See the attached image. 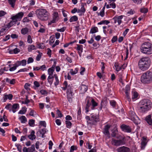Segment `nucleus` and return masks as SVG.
I'll return each mask as SVG.
<instances>
[{
  "mask_svg": "<svg viewBox=\"0 0 152 152\" xmlns=\"http://www.w3.org/2000/svg\"><path fill=\"white\" fill-rule=\"evenodd\" d=\"M98 105H86L85 108L86 112L87 113L89 110H94L95 107Z\"/></svg>",
  "mask_w": 152,
  "mask_h": 152,
  "instance_id": "20",
  "label": "nucleus"
},
{
  "mask_svg": "<svg viewBox=\"0 0 152 152\" xmlns=\"http://www.w3.org/2000/svg\"><path fill=\"white\" fill-rule=\"evenodd\" d=\"M110 23V22L108 20H102L98 23V25H101L102 24H106L107 25Z\"/></svg>",
  "mask_w": 152,
  "mask_h": 152,
  "instance_id": "39",
  "label": "nucleus"
},
{
  "mask_svg": "<svg viewBox=\"0 0 152 152\" xmlns=\"http://www.w3.org/2000/svg\"><path fill=\"white\" fill-rule=\"evenodd\" d=\"M38 18L41 20H46L48 18V12L45 9H40L37 12Z\"/></svg>",
  "mask_w": 152,
  "mask_h": 152,
  "instance_id": "4",
  "label": "nucleus"
},
{
  "mask_svg": "<svg viewBox=\"0 0 152 152\" xmlns=\"http://www.w3.org/2000/svg\"><path fill=\"white\" fill-rule=\"evenodd\" d=\"M54 69H52L51 68H49L48 70V73L49 75H53Z\"/></svg>",
  "mask_w": 152,
  "mask_h": 152,
  "instance_id": "47",
  "label": "nucleus"
},
{
  "mask_svg": "<svg viewBox=\"0 0 152 152\" xmlns=\"http://www.w3.org/2000/svg\"><path fill=\"white\" fill-rule=\"evenodd\" d=\"M98 31V28L96 27H93L91 28L90 32V33L94 34Z\"/></svg>",
  "mask_w": 152,
  "mask_h": 152,
  "instance_id": "31",
  "label": "nucleus"
},
{
  "mask_svg": "<svg viewBox=\"0 0 152 152\" xmlns=\"http://www.w3.org/2000/svg\"><path fill=\"white\" fill-rule=\"evenodd\" d=\"M16 0H8L9 4L11 5L12 7H14L15 5V2Z\"/></svg>",
  "mask_w": 152,
  "mask_h": 152,
  "instance_id": "33",
  "label": "nucleus"
},
{
  "mask_svg": "<svg viewBox=\"0 0 152 152\" xmlns=\"http://www.w3.org/2000/svg\"><path fill=\"white\" fill-rule=\"evenodd\" d=\"M37 46L38 48L41 49H43L44 48V45L43 43L38 44Z\"/></svg>",
  "mask_w": 152,
  "mask_h": 152,
  "instance_id": "49",
  "label": "nucleus"
},
{
  "mask_svg": "<svg viewBox=\"0 0 152 152\" xmlns=\"http://www.w3.org/2000/svg\"><path fill=\"white\" fill-rule=\"evenodd\" d=\"M23 15V13L22 12H20L17 14L15 15L12 16L10 19L12 20H17V22L18 20L20 21L21 20Z\"/></svg>",
  "mask_w": 152,
  "mask_h": 152,
  "instance_id": "8",
  "label": "nucleus"
},
{
  "mask_svg": "<svg viewBox=\"0 0 152 152\" xmlns=\"http://www.w3.org/2000/svg\"><path fill=\"white\" fill-rule=\"evenodd\" d=\"M117 151L118 152H129L130 149L127 147L123 146L118 148Z\"/></svg>",
  "mask_w": 152,
  "mask_h": 152,
  "instance_id": "15",
  "label": "nucleus"
},
{
  "mask_svg": "<svg viewBox=\"0 0 152 152\" xmlns=\"http://www.w3.org/2000/svg\"><path fill=\"white\" fill-rule=\"evenodd\" d=\"M32 40L31 38V36L28 35V36L27 42L29 43H31L32 42Z\"/></svg>",
  "mask_w": 152,
  "mask_h": 152,
  "instance_id": "52",
  "label": "nucleus"
},
{
  "mask_svg": "<svg viewBox=\"0 0 152 152\" xmlns=\"http://www.w3.org/2000/svg\"><path fill=\"white\" fill-rule=\"evenodd\" d=\"M118 133V131L117 130H115L113 131L112 132L111 134V136L113 137H116V136L117 135Z\"/></svg>",
  "mask_w": 152,
  "mask_h": 152,
  "instance_id": "41",
  "label": "nucleus"
},
{
  "mask_svg": "<svg viewBox=\"0 0 152 152\" xmlns=\"http://www.w3.org/2000/svg\"><path fill=\"white\" fill-rule=\"evenodd\" d=\"M140 12L142 13H145L148 11V9L147 8H143L140 9Z\"/></svg>",
  "mask_w": 152,
  "mask_h": 152,
  "instance_id": "45",
  "label": "nucleus"
},
{
  "mask_svg": "<svg viewBox=\"0 0 152 152\" xmlns=\"http://www.w3.org/2000/svg\"><path fill=\"white\" fill-rule=\"evenodd\" d=\"M34 84L35 86L37 88H38L40 86L39 83L37 81H34Z\"/></svg>",
  "mask_w": 152,
  "mask_h": 152,
  "instance_id": "59",
  "label": "nucleus"
},
{
  "mask_svg": "<svg viewBox=\"0 0 152 152\" xmlns=\"http://www.w3.org/2000/svg\"><path fill=\"white\" fill-rule=\"evenodd\" d=\"M145 120L149 125L152 126V119L151 115H149L145 117Z\"/></svg>",
  "mask_w": 152,
  "mask_h": 152,
  "instance_id": "22",
  "label": "nucleus"
},
{
  "mask_svg": "<svg viewBox=\"0 0 152 152\" xmlns=\"http://www.w3.org/2000/svg\"><path fill=\"white\" fill-rule=\"evenodd\" d=\"M109 102L110 104H116V102L114 100H109L107 99L106 97L103 98L102 100L101 104H107Z\"/></svg>",
  "mask_w": 152,
  "mask_h": 152,
  "instance_id": "10",
  "label": "nucleus"
},
{
  "mask_svg": "<svg viewBox=\"0 0 152 152\" xmlns=\"http://www.w3.org/2000/svg\"><path fill=\"white\" fill-rule=\"evenodd\" d=\"M27 108L25 107H23L22 108V109L18 112L19 114H25L26 112Z\"/></svg>",
  "mask_w": 152,
  "mask_h": 152,
  "instance_id": "32",
  "label": "nucleus"
},
{
  "mask_svg": "<svg viewBox=\"0 0 152 152\" xmlns=\"http://www.w3.org/2000/svg\"><path fill=\"white\" fill-rule=\"evenodd\" d=\"M129 116L131 119L136 124H138L140 121L138 117L135 113L132 110L130 111L129 113Z\"/></svg>",
  "mask_w": 152,
  "mask_h": 152,
  "instance_id": "6",
  "label": "nucleus"
},
{
  "mask_svg": "<svg viewBox=\"0 0 152 152\" xmlns=\"http://www.w3.org/2000/svg\"><path fill=\"white\" fill-rule=\"evenodd\" d=\"M47 50V54L50 57H51V50L49 48H48Z\"/></svg>",
  "mask_w": 152,
  "mask_h": 152,
  "instance_id": "62",
  "label": "nucleus"
},
{
  "mask_svg": "<svg viewBox=\"0 0 152 152\" xmlns=\"http://www.w3.org/2000/svg\"><path fill=\"white\" fill-rule=\"evenodd\" d=\"M8 29V28L7 27V26L6 25L4 26L3 27V28H2L0 30V36H2L5 33V30H7Z\"/></svg>",
  "mask_w": 152,
  "mask_h": 152,
  "instance_id": "28",
  "label": "nucleus"
},
{
  "mask_svg": "<svg viewBox=\"0 0 152 152\" xmlns=\"http://www.w3.org/2000/svg\"><path fill=\"white\" fill-rule=\"evenodd\" d=\"M10 35H8L6 36L5 38L3 39V41H5L9 39L10 38Z\"/></svg>",
  "mask_w": 152,
  "mask_h": 152,
  "instance_id": "61",
  "label": "nucleus"
},
{
  "mask_svg": "<svg viewBox=\"0 0 152 152\" xmlns=\"http://www.w3.org/2000/svg\"><path fill=\"white\" fill-rule=\"evenodd\" d=\"M57 114L58 115V116L59 117L61 118L63 116V115L61 113L60 110L58 109L57 111Z\"/></svg>",
  "mask_w": 152,
  "mask_h": 152,
  "instance_id": "53",
  "label": "nucleus"
},
{
  "mask_svg": "<svg viewBox=\"0 0 152 152\" xmlns=\"http://www.w3.org/2000/svg\"><path fill=\"white\" fill-rule=\"evenodd\" d=\"M20 51V50L17 48H16L12 50H10L9 51V53L10 54H17Z\"/></svg>",
  "mask_w": 152,
  "mask_h": 152,
  "instance_id": "29",
  "label": "nucleus"
},
{
  "mask_svg": "<svg viewBox=\"0 0 152 152\" xmlns=\"http://www.w3.org/2000/svg\"><path fill=\"white\" fill-rule=\"evenodd\" d=\"M28 31V28H22L21 30V33L23 34H27Z\"/></svg>",
  "mask_w": 152,
  "mask_h": 152,
  "instance_id": "37",
  "label": "nucleus"
},
{
  "mask_svg": "<svg viewBox=\"0 0 152 152\" xmlns=\"http://www.w3.org/2000/svg\"><path fill=\"white\" fill-rule=\"evenodd\" d=\"M67 98H72L74 94L72 92V90H69L67 91Z\"/></svg>",
  "mask_w": 152,
  "mask_h": 152,
  "instance_id": "35",
  "label": "nucleus"
},
{
  "mask_svg": "<svg viewBox=\"0 0 152 152\" xmlns=\"http://www.w3.org/2000/svg\"><path fill=\"white\" fill-rule=\"evenodd\" d=\"M28 97L27 96H26V99L24 101H22V104H28L30 102L29 100L28 99Z\"/></svg>",
  "mask_w": 152,
  "mask_h": 152,
  "instance_id": "50",
  "label": "nucleus"
},
{
  "mask_svg": "<svg viewBox=\"0 0 152 152\" xmlns=\"http://www.w3.org/2000/svg\"><path fill=\"white\" fill-rule=\"evenodd\" d=\"M77 149V147L76 146L72 145L70 147V152H74V151Z\"/></svg>",
  "mask_w": 152,
  "mask_h": 152,
  "instance_id": "43",
  "label": "nucleus"
},
{
  "mask_svg": "<svg viewBox=\"0 0 152 152\" xmlns=\"http://www.w3.org/2000/svg\"><path fill=\"white\" fill-rule=\"evenodd\" d=\"M125 64L123 65H120L118 63H115V67L116 71L117 72L119 71L122 69H124L125 66H124Z\"/></svg>",
  "mask_w": 152,
  "mask_h": 152,
  "instance_id": "18",
  "label": "nucleus"
},
{
  "mask_svg": "<svg viewBox=\"0 0 152 152\" xmlns=\"http://www.w3.org/2000/svg\"><path fill=\"white\" fill-rule=\"evenodd\" d=\"M111 127V126L107 124L105 125L104 129V131L103 133L105 135H109L110 133L109 132V129Z\"/></svg>",
  "mask_w": 152,
  "mask_h": 152,
  "instance_id": "17",
  "label": "nucleus"
},
{
  "mask_svg": "<svg viewBox=\"0 0 152 152\" xmlns=\"http://www.w3.org/2000/svg\"><path fill=\"white\" fill-rule=\"evenodd\" d=\"M28 50L29 52L31 51L32 50H36L37 49L35 46L33 45H30L28 48Z\"/></svg>",
  "mask_w": 152,
  "mask_h": 152,
  "instance_id": "36",
  "label": "nucleus"
},
{
  "mask_svg": "<svg viewBox=\"0 0 152 152\" xmlns=\"http://www.w3.org/2000/svg\"><path fill=\"white\" fill-rule=\"evenodd\" d=\"M35 150V145L34 144L32 145L31 147L28 148V152H33Z\"/></svg>",
  "mask_w": 152,
  "mask_h": 152,
  "instance_id": "42",
  "label": "nucleus"
},
{
  "mask_svg": "<svg viewBox=\"0 0 152 152\" xmlns=\"http://www.w3.org/2000/svg\"><path fill=\"white\" fill-rule=\"evenodd\" d=\"M96 99H94L91 97H87L85 100L86 104H98Z\"/></svg>",
  "mask_w": 152,
  "mask_h": 152,
  "instance_id": "7",
  "label": "nucleus"
},
{
  "mask_svg": "<svg viewBox=\"0 0 152 152\" xmlns=\"http://www.w3.org/2000/svg\"><path fill=\"white\" fill-rule=\"evenodd\" d=\"M16 146L17 147L18 150L20 152H21L22 146L19 144H15Z\"/></svg>",
  "mask_w": 152,
  "mask_h": 152,
  "instance_id": "48",
  "label": "nucleus"
},
{
  "mask_svg": "<svg viewBox=\"0 0 152 152\" xmlns=\"http://www.w3.org/2000/svg\"><path fill=\"white\" fill-rule=\"evenodd\" d=\"M120 127L122 130L125 132L130 133L132 132L131 129L129 126L123 124Z\"/></svg>",
  "mask_w": 152,
  "mask_h": 152,
  "instance_id": "11",
  "label": "nucleus"
},
{
  "mask_svg": "<svg viewBox=\"0 0 152 152\" xmlns=\"http://www.w3.org/2000/svg\"><path fill=\"white\" fill-rule=\"evenodd\" d=\"M66 28L65 27H64L58 29L56 30L58 31L63 32L65 31Z\"/></svg>",
  "mask_w": 152,
  "mask_h": 152,
  "instance_id": "54",
  "label": "nucleus"
},
{
  "mask_svg": "<svg viewBox=\"0 0 152 152\" xmlns=\"http://www.w3.org/2000/svg\"><path fill=\"white\" fill-rule=\"evenodd\" d=\"M130 91V86L129 85H126L125 89L124 92L126 94V96L129 101L130 100V97L129 95V93Z\"/></svg>",
  "mask_w": 152,
  "mask_h": 152,
  "instance_id": "16",
  "label": "nucleus"
},
{
  "mask_svg": "<svg viewBox=\"0 0 152 152\" xmlns=\"http://www.w3.org/2000/svg\"><path fill=\"white\" fill-rule=\"evenodd\" d=\"M6 14V13L3 10L0 11V17L4 16Z\"/></svg>",
  "mask_w": 152,
  "mask_h": 152,
  "instance_id": "63",
  "label": "nucleus"
},
{
  "mask_svg": "<svg viewBox=\"0 0 152 152\" xmlns=\"http://www.w3.org/2000/svg\"><path fill=\"white\" fill-rule=\"evenodd\" d=\"M39 124L44 127H46V124L45 121H40Z\"/></svg>",
  "mask_w": 152,
  "mask_h": 152,
  "instance_id": "57",
  "label": "nucleus"
},
{
  "mask_svg": "<svg viewBox=\"0 0 152 152\" xmlns=\"http://www.w3.org/2000/svg\"><path fill=\"white\" fill-rule=\"evenodd\" d=\"M19 105H6L5 108L9 110L10 111L12 110H12L13 112L14 113L16 110H15L17 108L19 107Z\"/></svg>",
  "mask_w": 152,
  "mask_h": 152,
  "instance_id": "12",
  "label": "nucleus"
},
{
  "mask_svg": "<svg viewBox=\"0 0 152 152\" xmlns=\"http://www.w3.org/2000/svg\"><path fill=\"white\" fill-rule=\"evenodd\" d=\"M150 61L148 57H145L142 58L138 62L139 69L142 71L147 70L150 66Z\"/></svg>",
  "mask_w": 152,
  "mask_h": 152,
  "instance_id": "1",
  "label": "nucleus"
},
{
  "mask_svg": "<svg viewBox=\"0 0 152 152\" xmlns=\"http://www.w3.org/2000/svg\"><path fill=\"white\" fill-rule=\"evenodd\" d=\"M123 18V16L122 15L115 16L113 18V20H114V23H116L117 22L118 25H120L122 22L121 19Z\"/></svg>",
  "mask_w": 152,
  "mask_h": 152,
  "instance_id": "13",
  "label": "nucleus"
},
{
  "mask_svg": "<svg viewBox=\"0 0 152 152\" xmlns=\"http://www.w3.org/2000/svg\"><path fill=\"white\" fill-rule=\"evenodd\" d=\"M40 92L42 95H47L48 94L46 91L43 89L41 90L40 91Z\"/></svg>",
  "mask_w": 152,
  "mask_h": 152,
  "instance_id": "51",
  "label": "nucleus"
},
{
  "mask_svg": "<svg viewBox=\"0 0 152 152\" xmlns=\"http://www.w3.org/2000/svg\"><path fill=\"white\" fill-rule=\"evenodd\" d=\"M47 132L46 129L45 128L42 129L41 130H40L37 132V136L39 137L41 136V134L42 135L41 137L42 138H44L46 137L45 135V134Z\"/></svg>",
  "mask_w": 152,
  "mask_h": 152,
  "instance_id": "14",
  "label": "nucleus"
},
{
  "mask_svg": "<svg viewBox=\"0 0 152 152\" xmlns=\"http://www.w3.org/2000/svg\"><path fill=\"white\" fill-rule=\"evenodd\" d=\"M17 22V20H12L6 25L7 27L8 28V29H9L13 26L15 25Z\"/></svg>",
  "mask_w": 152,
  "mask_h": 152,
  "instance_id": "24",
  "label": "nucleus"
},
{
  "mask_svg": "<svg viewBox=\"0 0 152 152\" xmlns=\"http://www.w3.org/2000/svg\"><path fill=\"white\" fill-rule=\"evenodd\" d=\"M140 51L144 54L148 55L152 54V44L148 42L143 43L141 46Z\"/></svg>",
  "mask_w": 152,
  "mask_h": 152,
  "instance_id": "2",
  "label": "nucleus"
},
{
  "mask_svg": "<svg viewBox=\"0 0 152 152\" xmlns=\"http://www.w3.org/2000/svg\"><path fill=\"white\" fill-rule=\"evenodd\" d=\"M77 45V47L76 48V49L78 51V53L79 56H80V57H81V53L83 52V46L82 45L78 44Z\"/></svg>",
  "mask_w": 152,
  "mask_h": 152,
  "instance_id": "21",
  "label": "nucleus"
},
{
  "mask_svg": "<svg viewBox=\"0 0 152 152\" xmlns=\"http://www.w3.org/2000/svg\"><path fill=\"white\" fill-rule=\"evenodd\" d=\"M35 120L33 119H30L29 121L28 124L31 126H33L34 124Z\"/></svg>",
  "mask_w": 152,
  "mask_h": 152,
  "instance_id": "46",
  "label": "nucleus"
},
{
  "mask_svg": "<svg viewBox=\"0 0 152 152\" xmlns=\"http://www.w3.org/2000/svg\"><path fill=\"white\" fill-rule=\"evenodd\" d=\"M117 40V37L116 36H114L111 40L112 42L114 43Z\"/></svg>",
  "mask_w": 152,
  "mask_h": 152,
  "instance_id": "60",
  "label": "nucleus"
},
{
  "mask_svg": "<svg viewBox=\"0 0 152 152\" xmlns=\"http://www.w3.org/2000/svg\"><path fill=\"white\" fill-rule=\"evenodd\" d=\"M116 138L118 140H116L114 138L112 139V144L116 146L124 145L126 143L125 137H122L121 135L116 136Z\"/></svg>",
  "mask_w": 152,
  "mask_h": 152,
  "instance_id": "5",
  "label": "nucleus"
},
{
  "mask_svg": "<svg viewBox=\"0 0 152 152\" xmlns=\"http://www.w3.org/2000/svg\"><path fill=\"white\" fill-rule=\"evenodd\" d=\"M150 105H145L142 107H140L139 110H141L142 112H145L149 110L151 108Z\"/></svg>",
  "mask_w": 152,
  "mask_h": 152,
  "instance_id": "19",
  "label": "nucleus"
},
{
  "mask_svg": "<svg viewBox=\"0 0 152 152\" xmlns=\"http://www.w3.org/2000/svg\"><path fill=\"white\" fill-rule=\"evenodd\" d=\"M78 20V17L76 15L72 17L69 19L70 22L76 21Z\"/></svg>",
  "mask_w": 152,
  "mask_h": 152,
  "instance_id": "34",
  "label": "nucleus"
},
{
  "mask_svg": "<svg viewBox=\"0 0 152 152\" xmlns=\"http://www.w3.org/2000/svg\"><path fill=\"white\" fill-rule=\"evenodd\" d=\"M65 122L66 127L69 128H71L72 125L71 122L70 121H66Z\"/></svg>",
  "mask_w": 152,
  "mask_h": 152,
  "instance_id": "44",
  "label": "nucleus"
},
{
  "mask_svg": "<svg viewBox=\"0 0 152 152\" xmlns=\"http://www.w3.org/2000/svg\"><path fill=\"white\" fill-rule=\"evenodd\" d=\"M78 70V68H76L74 71H73L72 69H71L70 70V73H71V75H74L77 73Z\"/></svg>",
  "mask_w": 152,
  "mask_h": 152,
  "instance_id": "38",
  "label": "nucleus"
},
{
  "mask_svg": "<svg viewBox=\"0 0 152 152\" xmlns=\"http://www.w3.org/2000/svg\"><path fill=\"white\" fill-rule=\"evenodd\" d=\"M19 119L22 123H25L27 121V119L24 116H22L19 117Z\"/></svg>",
  "mask_w": 152,
  "mask_h": 152,
  "instance_id": "30",
  "label": "nucleus"
},
{
  "mask_svg": "<svg viewBox=\"0 0 152 152\" xmlns=\"http://www.w3.org/2000/svg\"><path fill=\"white\" fill-rule=\"evenodd\" d=\"M132 99L133 101L135 99H137L139 95L138 93L134 91H132Z\"/></svg>",
  "mask_w": 152,
  "mask_h": 152,
  "instance_id": "26",
  "label": "nucleus"
},
{
  "mask_svg": "<svg viewBox=\"0 0 152 152\" xmlns=\"http://www.w3.org/2000/svg\"><path fill=\"white\" fill-rule=\"evenodd\" d=\"M16 64H15V66H13L12 67L10 68L9 69V70L10 71H14L15 70L17 67V66H16Z\"/></svg>",
  "mask_w": 152,
  "mask_h": 152,
  "instance_id": "56",
  "label": "nucleus"
},
{
  "mask_svg": "<svg viewBox=\"0 0 152 152\" xmlns=\"http://www.w3.org/2000/svg\"><path fill=\"white\" fill-rule=\"evenodd\" d=\"M147 143V142L142 141L141 143V148L142 149H144Z\"/></svg>",
  "mask_w": 152,
  "mask_h": 152,
  "instance_id": "40",
  "label": "nucleus"
},
{
  "mask_svg": "<svg viewBox=\"0 0 152 152\" xmlns=\"http://www.w3.org/2000/svg\"><path fill=\"white\" fill-rule=\"evenodd\" d=\"M34 59L31 57H29L28 58L27 60V63L29 64L31 63H32Z\"/></svg>",
  "mask_w": 152,
  "mask_h": 152,
  "instance_id": "58",
  "label": "nucleus"
},
{
  "mask_svg": "<svg viewBox=\"0 0 152 152\" xmlns=\"http://www.w3.org/2000/svg\"><path fill=\"white\" fill-rule=\"evenodd\" d=\"M142 83L144 84H149L152 82V72L148 71L144 73L141 77Z\"/></svg>",
  "mask_w": 152,
  "mask_h": 152,
  "instance_id": "3",
  "label": "nucleus"
},
{
  "mask_svg": "<svg viewBox=\"0 0 152 152\" xmlns=\"http://www.w3.org/2000/svg\"><path fill=\"white\" fill-rule=\"evenodd\" d=\"M99 118L98 115L93 114L91 118V122H89L90 124L94 125L98 121H99Z\"/></svg>",
  "mask_w": 152,
  "mask_h": 152,
  "instance_id": "9",
  "label": "nucleus"
},
{
  "mask_svg": "<svg viewBox=\"0 0 152 152\" xmlns=\"http://www.w3.org/2000/svg\"><path fill=\"white\" fill-rule=\"evenodd\" d=\"M53 19L56 22L57 21L59 18L58 12H53Z\"/></svg>",
  "mask_w": 152,
  "mask_h": 152,
  "instance_id": "25",
  "label": "nucleus"
},
{
  "mask_svg": "<svg viewBox=\"0 0 152 152\" xmlns=\"http://www.w3.org/2000/svg\"><path fill=\"white\" fill-rule=\"evenodd\" d=\"M140 104H152L151 100L148 99L142 100L140 101Z\"/></svg>",
  "mask_w": 152,
  "mask_h": 152,
  "instance_id": "23",
  "label": "nucleus"
},
{
  "mask_svg": "<svg viewBox=\"0 0 152 152\" xmlns=\"http://www.w3.org/2000/svg\"><path fill=\"white\" fill-rule=\"evenodd\" d=\"M10 37L12 39H16L18 38V36L16 34H12L11 35Z\"/></svg>",
  "mask_w": 152,
  "mask_h": 152,
  "instance_id": "64",
  "label": "nucleus"
},
{
  "mask_svg": "<svg viewBox=\"0 0 152 152\" xmlns=\"http://www.w3.org/2000/svg\"><path fill=\"white\" fill-rule=\"evenodd\" d=\"M35 134V132L34 131H32L31 132V134H30V136H32L33 140L34 139H35L36 138V136L34 135Z\"/></svg>",
  "mask_w": 152,
  "mask_h": 152,
  "instance_id": "55",
  "label": "nucleus"
},
{
  "mask_svg": "<svg viewBox=\"0 0 152 152\" xmlns=\"http://www.w3.org/2000/svg\"><path fill=\"white\" fill-rule=\"evenodd\" d=\"M88 88L87 86L82 85L80 87V90L82 93H84L86 92L88 90Z\"/></svg>",
  "mask_w": 152,
  "mask_h": 152,
  "instance_id": "27",
  "label": "nucleus"
}]
</instances>
